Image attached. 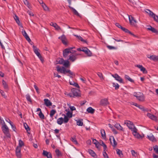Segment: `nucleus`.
I'll list each match as a JSON object with an SVG mask.
<instances>
[{
    "instance_id": "nucleus-32",
    "label": "nucleus",
    "mask_w": 158,
    "mask_h": 158,
    "mask_svg": "<svg viewBox=\"0 0 158 158\" xmlns=\"http://www.w3.org/2000/svg\"><path fill=\"white\" fill-rule=\"evenodd\" d=\"M116 151L118 155L120 157H123V154L122 153V152L118 149H116Z\"/></svg>"
},
{
    "instance_id": "nucleus-58",
    "label": "nucleus",
    "mask_w": 158,
    "mask_h": 158,
    "mask_svg": "<svg viewBox=\"0 0 158 158\" xmlns=\"http://www.w3.org/2000/svg\"><path fill=\"white\" fill-rule=\"evenodd\" d=\"M97 74H98V76H99V77L101 79H103V75H102V73H100V72H98V73Z\"/></svg>"
},
{
    "instance_id": "nucleus-17",
    "label": "nucleus",
    "mask_w": 158,
    "mask_h": 158,
    "mask_svg": "<svg viewBox=\"0 0 158 158\" xmlns=\"http://www.w3.org/2000/svg\"><path fill=\"white\" fill-rule=\"evenodd\" d=\"M43 154L44 156H46L47 158H52V155L50 152H48L44 150Z\"/></svg>"
},
{
    "instance_id": "nucleus-14",
    "label": "nucleus",
    "mask_w": 158,
    "mask_h": 158,
    "mask_svg": "<svg viewBox=\"0 0 158 158\" xmlns=\"http://www.w3.org/2000/svg\"><path fill=\"white\" fill-rule=\"evenodd\" d=\"M110 140L113 147L115 148L117 145V143L115 140L114 137L112 136L111 138H110Z\"/></svg>"
},
{
    "instance_id": "nucleus-12",
    "label": "nucleus",
    "mask_w": 158,
    "mask_h": 158,
    "mask_svg": "<svg viewBox=\"0 0 158 158\" xmlns=\"http://www.w3.org/2000/svg\"><path fill=\"white\" fill-rule=\"evenodd\" d=\"M22 33L23 35L25 37L26 40L28 41L30 43L31 42V40L26 31L23 29H22Z\"/></svg>"
},
{
    "instance_id": "nucleus-9",
    "label": "nucleus",
    "mask_w": 158,
    "mask_h": 158,
    "mask_svg": "<svg viewBox=\"0 0 158 158\" xmlns=\"http://www.w3.org/2000/svg\"><path fill=\"white\" fill-rule=\"evenodd\" d=\"M109 104V102L108 101V99L106 98H105L101 99L100 101V105L103 106H105Z\"/></svg>"
},
{
    "instance_id": "nucleus-30",
    "label": "nucleus",
    "mask_w": 158,
    "mask_h": 158,
    "mask_svg": "<svg viewBox=\"0 0 158 158\" xmlns=\"http://www.w3.org/2000/svg\"><path fill=\"white\" fill-rule=\"evenodd\" d=\"M63 65L64 66V67H65H65H69L70 65L69 62L68 60H64Z\"/></svg>"
},
{
    "instance_id": "nucleus-51",
    "label": "nucleus",
    "mask_w": 158,
    "mask_h": 158,
    "mask_svg": "<svg viewBox=\"0 0 158 158\" xmlns=\"http://www.w3.org/2000/svg\"><path fill=\"white\" fill-rule=\"evenodd\" d=\"M54 27L56 30L57 31L61 30L60 27L58 26L56 23V25H55Z\"/></svg>"
},
{
    "instance_id": "nucleus-22",
    "label": "nucleus",
    "mask_w": 158,
    "mask_h": 158,
    "mask_svg": "<svg viewBox=\"0 0 158 158\" xmlns=\"http://www.w3.org/2000/svg\"><path fill=\"white\" fill-rule=\"evenodd\" d=\"M21 148L20 147H17L16 149L15 152L16 156L18 157H20L21 155Z\"/></svg>"
},
{
    "instance_id": "nucleus-52",
    "label": "nucleus",
    "mask_w": 158,
    "mask_h": 158,
    "mask_svg": "<svg viewBox=\"0 0 158 158\" xmlns=\"http://www.w3.org/2000/svg\"><path fill=\"white\" fill-rule=\"evenodd\" d=\"M55 152L57 156H59L61 155V153L60 152L58 149H56L55 151Z\"/></svg>"
},
{
    "instance_id": "nucleus-46",
    "label": "nucleus",
    "mask_w": 158,
    "mask_h": 158,
    "mask_svg": "<svg viewBox=\"0 0 158 158\" xmlns=\"http://www.w3.org/2000/svg\"><path fill=\"white\" fill-rule=\"evenodd\" d=\"M152 17L153 18L155 21L158 23V16L154 14Z\"/></svg>"
},
{
    "instance_id": "nucleus-16",
    "label": "nucleus",
    "mask_w": 158,
    "mask_h": 158,
    "mask_svg": "<svg viewBox=\"0 0 158 158\" xmlns=\"http://www.w3.org/2000/svg\"><path fill=\"white\" fill-rule=\"evenodd\" d=\"M137 130H136L135 131H134L133 132H132V134L134 135L135 137L137 138L138 139H142L144 137V135H141L139 134H138L137 132Z\"/></svg>"
},
{
    "instance_id": "nucleus-7",
    "label": "nucleus",
    "mask_w": 158,
    "mask_h": 158,
    "mask_svg": "<svg viewBox=\"0 0 158 158\" xmlns=\"http://www.w3.org/2000/svg\"><path fill=\"white\" fill-rule=\"evenodd\" d=\"M33 48L34 52L35 53L36 55L41 61H43V59L39 51V49L34 45L33 46Z\"/></svg>"
},
{
    "instance_id": "nucleus-48",
    "label": "nucleus",
    "mask_w": 158,
    "mask_h": 158,
    "mask_svg": "<svg viewBox=\"0 0 158 158\" xmlns=\"http://www.w3.org/2000/svg\"><path fill=\"white\" fill-rule=\"evenodd\" d=\"M153 150L157 153L158 154V146L156 145L153 147Z\"/></svg>"
},
{
    "instance_id": "nucleus-4",
    "label": "nucleus",
    "mask_w": 158,
    "mask_h": 158,
    "mask_svg": "<svg viewBox=\"0 0 158 158\" xmlns=\"http://www.w3.org/2000/svg\"><path fill=\"white\" fill-rule=\"evenodd\" d=\"M2 128L4 133L6 134L8 137H10V135L9 133V129L5 124H3Z\"/></svg>"
},
{
    "instance_id": "nucleus-23",
    "label": "nucleus",
    "mask_w": 158,
    "mask_h": 158,
    "mask_svg": "<svg viewBox=\"0 0 158 158\" xmlns=\"http://www.w3.org/2000/svg\"><path fill=\"white\" fill-rule=\"evenodd\" d=\"M58 38L60 39L61 40L62 43L64 45L67 44L66 42V39L65 36L63 35L61 37H59Z\"/></svg>"
},
{
    "instance_id": "nucleus-25",
    "label": "nucleus",
    "mask_w": 158,
    "mask_h": 158,
    "mask_svg": "<svg viewBox=\"0 0 158 158\" xmlns=\"http://www.w3.org/2000/svg\"><path fill=\"white\" fill-rule=\"evenodd\" d=\"M44 104L47 106L48 107L52 105V103L48 99H44Z\"/></svg>"
},
{
    "instance_id": "nucleus-11",
    "label": "nucleus",
    "mask_w": 158,
    "mask_h": 158,
    "mask_svg": "<svg viewBox=\"0 0 158 158\" xmlns=\"http://www.w3.org/2000/svg\"><path fill=\"white\" fill-rule=\"evenodd\" d=\"M129 19L130 24L131 25L135 26L137 23L136 20L134 18L131 16H129Z\"/></svg>"
},
{
    "instance_id": "nucleus-59",
    "label": "nucleus",
    "mask_w": 158,
    "mask_h": 158,
    "mask_svg": "<svg viewBox=\"0 0 158 158\" xmlns=\"http://www.w3.org/2000/svg\"><path fill=\"white\" fill-rule=\"evenodd\" d=\"M10 125L11 127V128L14 131L16 132V127H15V126H14L13 124L12 123H11V124H10Z\"/></svg>"
},
{
    "instance_id": "nucleus-19",
    "label": "nucleus",
    "mask_w": 158,
    "mask_h": 158,
    "mask_svg": "<svg viewBox=\"0 0 158 158\" xmlns=\"http://www.w3.org/2000/svg\"><path fill=\"white\" fill-rule=\"evenodd\" d=\"M148 28L147 30L152 31V32L156 33L157 34H158V31L155 28L152 27L151 26H148Z\"/></svg>"
},
{
    "instance_id": "nucleus-53",
    "label": "nucleus",
    "mask_w": 158,
    "mask_h": 158,
    "mask_svg": "<svg viewBox=\"0 0 158 158\" xmlns=\"http://www.w3.org/2000/svg\"><path fill=\"white\" fill-rule=\"evenodd\" d=\"M64 60L63 58H61L60 59V60L58 61V63L63 64L64 62Z\"/></svg>"
},
{
    "instance_id": "nucleus-26",
    "label": "nucleus",
    "mask_w": 158,
    "mask_h": 158,
    "mask_svg": "<svg viewBox=\"0 0 158 158\" xmlns=\"http://www.w3.org/2000/svg\"><path fill=\"white\" fill-rule=\"evenodd\" d=\"M14 18L16 22L18 24V25L19 26L23 28V27L22 24L20 23V21L19 20V17L16 15H15Z\"/></svg>"
},
{
    "instance_id": "nucleus-20",
    "label": "nucleus",
    "mask_w": 158,
    "mask_h": 158,
    "mask_svg": "<svg viewBox=\"0 0 158 158\" xmlns=\"http://www.w3.org/2000/svg\"><path fill=\"white\" fill-rule=\"evenodd\" d=\"M148 57L154 61H158V56L152 55L150 56H148Z\"/></svg>"
},
{
    "instance_id": "nucleus-41",
    "label": "nucleus",
    "mask_w": 158,
    "mask_h": 158,
    "mask_svg": "<svg viewBox=\"0 0 158 158\" xmlns=\"http://www.w3.org/2000/svg\"><path fill=\"white\" fill-rule=\"evenodd\" d=\"M44 10L47 11L49 10V8L44 3H42L41 5Z\"/></svg>"
},
{
    "instance_id": "nucleus-28",
    "label": "nucleus",
    "mask_w": 158,
    "mask_h": 158,
    "mask_svg": "<svg viewBox=\"0 0 158 158\" xmlns=\"http://www.w3.org/2000/svg\"><path fill=\"white\" fill-rule=\"evenodd\" d=\"M114 127L118 130L123 131V127L119 123H116L114 125Z\"/></svg>"
},
{
    "instance_id": "nucleus-42",
    "label": "nucleus",
    "mask_w": 158,
    "mask_h": 158,
    "mask_svg": "<svg viewBox=\"0 0 158 158\" xmlns=\"http://www.w3.org/2000/svg\"><path fill=\"white\" fill-rule=\"evenodd\" d=\"M145 11L146 12L148 13L149 15L152 17L154 14L153 12L149 9H146Z\"/></svg>"
},
{
    "instance_id": "nucleus-2",
    "label": "nucleus",
    "mask_w": 158,
    "mask_h": 158,
    "mask_svg": "<svg viewBox=\"0 0 158 158\" xmlns=\"http://www.w3.org/2000/svg\"><path fill=\"white\" fill-rule=\"evenodd\" d=\"M124 123L127 125V127L129 129H131L133 132L134 131H135L136 130H137L132 122L130 121L127 120Z\"/></svg>"
},
{
    "instance_id": "nucleus-15",
    "label": "nucleus",
    "mask_w": 158,
    "mask_h": 158,
    "mask_svg": "<svg viewBox=\"0 0 158 158\" xmlns=\"http://www.w3.org/2000/svg\"><path fill=\"white\" fill-rule=\"evenodd\" d=\"M147 116L152 120L155 121L156 122L157 121V119L156 116L153 114H152L150 113H148L147 114Z\"/></svg>"
},
{
    "instance_id": "nucleus-38",
    "label": "nucleus",
    "mask_w": 158,
    "mask_h": 158,
    "mask_svg": "<svg viewBox=\"0 0 158 158\" xmlns=\"http://www.w3.org/2000/svg\"><path fill=\"white\" fill-rule=\"evenodd\" d=\"M23 125H24V127L25 129L26 130L27 133L28 134H30V132H29V131L30 130V128L28 126V125L26 123H24Z\"/></svg>"
},
{
    "instance_id": "nucleus-63",
    "label": "nucleus",
    "mask_w": 158,
    "mask_h": 158,
    "mask_svg": "<svg viewBox=\"0 0 158 158\" xmlns=\"http://www.w3.org/2000/svg\"><path fill=\"white\" fill-rule=\"evenodd\" d=\"M88 49L86 47L82 48V51H83L85 53V52H86V51L88 50Z\"/></svg>"
},
{
    "instance_id": "nucleus-33",
    "label": "nucleus",
    "mask_w": 158,
    "mask_h": 158,
    "mask_svg": "<svg viewBox=\"0 0 158 158\" xmlns=\"http://www.w3.org/2000/svg\"><path fill=\"white\" fill-rule=\"evenodd\" d=\"M69 7L70 9H71L72 10L73 12L75 15L78 16H80L79 14L75 9L70 6H69Z\"/></svg>"
},
{
    "instance_id": "nucleus-1",
    "label": "nucleus",
    "mask_w": 158,
    "mask_h": 158,
    "mask_svg": "<svg viewBox=\"0 0 158 158\" xmlns=\"http://www.w3.org/2000/svg\"><path fill=\"white\" fill-rule=\"evenodd\" d=\"M57 71L58 72H60L61 73L65 74L66 73H68L71 75H75L73 73L71 72L69 69L66 70L65 67H62L61 68L59 66L56 67Z\"/></svg>"
},
{
    "instance_id": "nucleus-37",
    "label": "nucleus",
    "mask_w": 158,
    "mask_h": 158,
    "mask_svg": "<svg viewBox=\"0 0 158 158\" xmlns=\"http://www.w3.org/2000/svg\"><path fill=\"white\" fill-rule=\"evenodd\" d=\"M101 133L102 137L104 139H106V136L105 130L104 129H101Z\"/></svg>"
},
{
    "instance_id": "nucleus-49",
    "label": "nucleus",
    "mask_w": 158,
    "mask_h": 158,
    "mask_svg": "<svg viewBox=\"0 0 158 158\" xmlns=\"http://www.w3.org/2000/svg\"><path fill=\"white\" fill-rule=\"evenodd\" d=\"M71 140L75 144H77V142L76 139V138L75 136L72 137L71 138Z\"/></svg>"
},
{
    "instance_id": "nucleus-62",
    "label": "nucleus",
    "mask_w": 158,
    "mask_h": 158,
    "mask_svg": "<svg viewBox=\"0 0 158 158\" xmlns=\"http://www.w3.org/2000/svg\"><path fill=\"white\" fill-rule=\"evenodd\" d=\"M0 93L1 94H2V96L4 97L5 98H6V96L5 92L2 91V90H0Z\"/></svg>"
},
{
    "instance_id": "nucleus-24",
    "label": "nucleus",
    "mask_w": 158,
    "mask_h": 158,
    "mask_svg": "<svg viewBox=\"0 0 158 158\" xmlns=\"http://www.w3.org/2000/svg\"><path fill=\"white\" fill-rule=\"evenodd\" d=\"M77 59L76 55L71 54L69 55L68 60H69L72 62L74 61Z\"/></svg>"
},
{
    "instance_id": "nucleus-27",
    "label": "nucleus",
    "mask_w": 158,
    "mask_h": 158,
    "mask_svg": "<svg viewBox=\"0 0 158 158\" xmlns=\"http://www.w3.org/2000/svg\"><path fill=\"white\" fill-rule=\"evenodd\" d=\"M123 31H124L126 33H129L130 35H133L134 37H136V36L134 35L129 30H128L127 29L124 28L123 27H122V28L121 29Z\"/></svg>"
},
{
    "instance_id": "nucleus-43",
    "label": "nucleus",
    "mask_w": 158,
    "mask_h": 158,
    "mask_svg": "<svg viewBox=\"0 0 158 158\" xmlns=\"http://www.w3.org/2000/svg\"><path fill=\"white\" fill-rule=\"evenodd\" d=\"M56 113V111L55 110H52L50 112V115L51 117H52Z\"/></svg>"
},
{
    "instance_id": "nucleus-64",
    "label": "nucleus",
    "mask_w": 158,
    "mask_h": 158,
    "mask_svg": "<svg viewBox=\"0 0 158 158\" xmlns=\"http://www.w3.org/2000/svg\"><path fill=\"white\" fill-rule=\"evenodd\" d=\"M131 153L132 155L133 156H135V154L136 153V152H135V151L134 150H132L131 151Z\"/></svg>"
},
{
    "instance_id": "nucleus-47",
    "label": "nucleus",
    "mask_w": 158,
    "mask_h": 158,
    "mask_svg": "<svg viewBox=\"0 0 158 158\" xmlns=\"http://www.w3.org/2000/svg\"><path fill=\"white\" fill-rule=\"evenodd\" d=\"M26 99H27V100L28 101H29V102H32L30 96L29 94H27L26 95Z\"/></svg>"
},
{
    "instance_id": "nucleus-18",
    "label": "nucleus",
    "mask_w": 158,
    "mask_h": 158,
    "mask_svg": "<svg viewBox=\"0 0 158 158\" xmlns=\"http://www.w3.org/2000/svg\"><path fill=\"white\" fill-rule=\"evenodd\" d=\"M147 138L149 140L152 141H156V139L155 137L152 133H151L149 135H147Z\"/></svg>"
},
{
    "instance_id": "nucleus-13",
    "label": "nucleus",
    "mask_w": 158,
    "mask_h": 158,
    "mask_svg": "<svg viewBox=\"0 0 158 158\" xmlns=\"http://www.w3.org/2000/svg\"><path fill=\"white\" fill-rule=\"evenodd\" d=\"M135 66L139 69L140 71H142L143 73H147V71L146 69L143 67L142 65L137 64L135 65Z\"/></svg>"
},
{
    "instance_id": "nucleus-40",
    "label": "nucleus",
    "mask_w": 158,
    "mask_h": 158,
    "mask_svg": "<svg viewBox=\"0 0 158 158\" xmlns=\"http://www.w3.org/2000/svg\"><path fill=\"white\" fill-rule=\"evenodd\" d=\"M125 77L126 80H128L131 82H134V81L131 79L129 76L127 75H125Z\"/></svg>"
},
{
    "instance_id": "nucleus-29",
    "label": "nucleus",
    "mask_w": 158,
    "mask_h": 158,
    "mask_svg": "<svg viewBox=\"0 0 158 158\" xmlns=\"http://www.w3.org/2000/svg\"><path fill=\"white\" fill-rule=\"evenodd\" d=\"M64 122V118L62 117L59 118L57 121V123L58 124L61 125Z\"/></svg>"
},
{
    "instance_id": "nucleus-6",
    "label": "nucleus",
    "mask_w": 158,
    "mask_h": 158,
    "mask_svg": "<svg viewBox=\"0 0 158 158\" xmlns=\"http://www.w3.org/2000/svg\"><path fill=\"white\" fill-rule=\"evenodd\" d=\"M62 115L64 116V123H67L69 120V118H71L72 116V113L69 111H68L66 114V115L63 114Z\"/></svg>"
},
{
    "instance_id": "nucleus-31",
    "label": "nucleus",
    "mask_w": 158,
    "mask_h": 158,
    "mask_svg": "<svg viewBox=\"0 0 158 158\" xmlns=\"http://www.w3.org/2000/svg\"><path fill=\"white\" fill-rule=\"evenodd\" d=\"M88 152L89 154L93 157H95L96 155L95 152L92 150L89 149L88 150Z\"/></svg>"
},
{
    "instance_id": "nucleus-5",
    "label": "nucleus",
    "mask_w": 158,
    "mask_h": 158,
    "mask_svg": "<svg viewBox=\"0 0 158 158\" xmlns=\"http://www.w3.org/2000/svg\"><path fill=\"white\" fill-rule=\"evenodd\" d=\"M73 49V48H66L64 49L63 52V57L66 58L68 56L69 53H73L71 51V50Z\"/></svg>"
},
{
    "instance_id": "nucleus-57",
    "label": "nucleus",
    "mask_w": 158,
    "mask_h": 158,
    "mask_svg": "<svg viewBox=\"0 0 158 158\" xmlns=\"http://www.w3.org/2000/svg\"><path fill=\"white\" fill-rule=\"evenodd\" d=\"M24 4L29 8V5L28 1L27 0H23Z\"/></svg>"
},
{
    "instance_id": "nucleus-44",
    "label": "nucleus",
    "mask_w": 158,
    "mask_h": 158,
    "mask_svg": "<svg viewBox=\"0 0 158 158\" xmlns=\"http://www.w3.org/2000/svg\"><path fill=\"white\" fill-rule=\"evenodd\" d=\"M40 118L41 119H44V114L42 113L41 111L38 114Z\"/></svg>"
},
{
    "instance_id": "nucleus-39",
    "label": "nucleus",
    "mask_w": 158,
    "mask_h": 158,
    "mask_svg": "<svg viewBox=\"0 0 158 158\" xmlns=\"http://www.w3.org/2000/svg\"><path fill=\"white\" fill-rule=\"evenodd\" d=\"M74 35L79 40H81V41L84 42L85 43H86V40H84L80 36H78L77 35Z\"/></svg>"
},
{
    "instance_id": "nucleus-21",
    "label": "nucleus",
    "mask_w": 158,
    "mask_h": 158,
    "mask_svg": "<svg viewBox=\"0 0 158 158\" xmlns=\"http://www.w3.org/2000/svg\"><path fill=\"white\" fill-rule=\"evenodd\" d=\"M137 107H138L139 109L143 111L144 112L148 111H151V110L147 108H145L143 106L138 105Z\"/></svg>"
},
{
    "instance_id": "nucleus-56",
    "label": "nucleus",
    "mask_w": 158,
    "mask_h": 158,
    "mask_svg": "<svg viewBox=\"0 0 158 158\" xmlns=\"http://www.w3.org/2000/svg\"><path fill=\"white\" fill-rule=\"evenodd\" d=\"M101 145L102 146L104 149V150H106L107 148L106 145L102 141V144H101Z\"/></svg>"
},
{
    "instance_id": "nucleus-34",
    "label": "nucleus",
    "mask_w": 158,
    "mask_h": 158,
    "mask_svg": "<svg viewBox=\"0 0 158 158\" xmlns=\"http://www.w3.org/2000/svg\"><path fill=\"white\" fill-rule=\"evenodd\" d=\"M2 83L4 89L6 91L7 90H8V85L7 83L4 80H2Z\"/></svg>"
},
{
    "instance_id": "nucleus-60",
    "label": "nucleus",
    "mask_w": 158,
    "mask_h": 158,
    "mask_svg": "<svg viewBox=\"0 0 158 158\" xmlns=\"http://www.w3.org/2000/svg\"><path fill=\"white\" fill-rule=\"evenodd\" d=\"M107 48L109 49L110 50H111V49H115L116 48L115 47H113V46H110V45H108L107 46Z\"/></svg>"
},
{
    "instance_id": "nucleus-55",
    "label": "nucleus",
    "mask_w": 158,
    "mask_h": 158,
    "mask_svg": "<svg viewBox=\"0 0 158 158\" xmlns=\"http://www.w3.org/2000/svg\"><path fill=\"white\" fill-rule=\"evenodd\" d=\"M24 143L23 141H22L21 140H19V146L18 147H20V148L23 145Z\"/></svg>"
},
{
    "instance_id": "nucleus-35",
    "label": "nucleus",
    "mask_w": 158,
    "mask_h": 158,
    "mask_svg": "<svg viewBox=\"0 0 158 158\" xmlns=\"http://www.w3.org/2000/svg\"><path fill=\"white\" fill-rule=\"evenodd\" d=\"M77 125L79 126H82L83 125V119H78L76 120Z\"/></svg>"
},
{
    "instance_id": "nucleus-8",
    "label": "nucleus",
    "mask_w": 158,
    "mask_h": 158,
    "mask_svg": "<svg viewBox=\"0 0 158 158\" xmlns=\"http://www.w3.org/2000/svg\"><path fill=\"white\" fill-rule=\"evenodd\" d=\"M74 97H79L80 96V93L79 89L75 88H73L71 90Z\"/></svg>"
},
{
    "instance_id": "nucleus-61",
    "label": "nucleus",
    "mask_w": 158,
    "mask_h": 158,
    "mask_svg": "<svg viewBox=\"0 0 158 158\" xmlns=\"http://www.w3.org/2000/svg\"><path fill=\"white\" fill-rule=\"evenodd\" d=\"M34 88L35 89V90H36V91L37 92V93L38 94H39L40 92H39V88H38L37 86L35 85H34Z\"/></svg>"
},
{
    "instance_id": "nucleus-3",
    "label": "nucleus",
    "mask_w": 158,
    "mask_h": 158,
    "mask_svg": "<svg viewBox=\"0 0 158 158\" xmlns=\"http://www.w3.org/2000/svg\"><path fill=\"white\" fill-rule=\"evenodd\" d=\"M134 96L139 101L143 102L144 100V97L142 93L135 92L134 93Z\"/></svg>"
},
{
    "instance_id": "nucleus-54",
    "label": "nucleus",
    "mask_w": 158,
    "mask_h": 158,
    "mask_svg": "<svg viewBox=\"0 0 158 158\" xmlns=\"http://www.w3.org/2000/svg\"><path fill=\"white\" fill-rule=\"evenodd\" d=\"M85 53L89 56H91L92 55V53L89 49H88V50L86 51V52H85Z\"/></svg>"
},
{
    "instance_id": "nucleus-45",
    "label": "nucleus",
    "mask_w": 158,
    "mask_h": 158,
    "mask_svg": "<svg viewBox=\"0 0 158 158\" xmlns=\"http://www.w3.org/2000/svg\"><path fill=\"white\" fill-rule=\"evenodd\" d=\"M113 86L114 87H115V89L116 90L118 89L119 87V86L118 83H113Z\"/></svg>"
},
{
    "instance_id": "nucleus-50",
    "label": "nucleus",
    "mask_w": 158,
    "mask_h": 158,
    "mask_svg": "<svg viewBox=\"0 0 158 158\" xmlns=\"http://www.w3.org/2000/svg\"><path fill=\"white\" fill-rule=\"evenodd\" d=\"M103 155L105 158H109L106 152V150H104L103 152Z\"/></svg>"
},
{
    "instance_id": "nucleus-10",
    "label": "nucleus",
    "mask_w": 158,
    "mask_h": 158,
    "mask_svg": "<svg viewBox=\"0 0 158 158\" xmlns=\"http://www.w3.org/2000/svg\"><path fill=\"white\" fill-rule=\"evenodd\" d=\"M112 76L120 83H124L123 79L118 74H112Z\"/></svg>"
},
{
    "instance_id": "nucleus-36",
    "label": "nucleus",
    "mask_w": 158,
    "mask_h": 158,
    "mask_svg": "<svg viewBox=\"0 0 158 158\" xmlns=\"http://www.w3.org/2000/svg\"><path fill=\"white\" fill-rule=\"evenodd\" d=\"M95 110L92 107H89L87 109V111L91 114H93Z\"/></svg>"
}]
</instances>
